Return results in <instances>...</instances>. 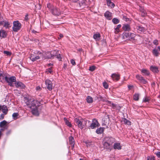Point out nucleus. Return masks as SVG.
Wrapping results in <instances>:
<instances>
[{"label":"nucleus","mask_w":160,"mask_h":160,"mask_svg":"<svg viewBox=\"0 0 160 160\" xmlns=\"http://www.w3.org/2000/svg\"><path fill=\"white\" fill-rule=\"evenodd\" d=\"M150 99H149V97H146L143 98V102H148Z\"/></svg>","instance_id":"obj_43"},{"label":"nucleus","mask_w":160,"mask_h":160,"mask_svg":"<svg viewBox=\"0 0 160 160\" xmlns=\"http://www.w3.org/2000/svg\"><path fill=\"white\" fill-rule=\"evenodd\" d=\"M47 7L49 9L51 10V9H52L53 7H52L50 3H48L47 4Z\"/></svg>","instance_id":"obj_50"},{"label":"nucleus","mask_w":160,"mask_h":160,"mask_svg":"<svg viewBox=\"0 0 160 160\" xmlns=\"http://www.w3.org/2000/svg\"><path fill=\"white\" fill-rule=\"evenodd\" d=\"M5 115L4 113L0 115V119H2L4 118V115Z\"/></svg>","instance_id":"obj_55"},{"label":"nucleus","mask_w":160,"mask_h":160,"mask_svg":"<svg viewBox=\"0 0 160 160\" xmlns=\"http://www.w3.org/2000/svg\"><path fill=\"white\" fill-rule=\"evenodd\" d=\"M111 77L112 78L113 81H117L119 80L120 79V75L118 74L114 73L112 74Z\"/></svg>","instance_id":"obj_10"},{"label":"nucleus","mask_w":160,"mask_h":160,"mask_svg":"<svg viewBox=\"0 0 160 160\" xmlns=\"http://www.w3.org/2000/svg\"><path fill=\"white\" fill-rule=\"evenodd\" d=\"M136 78L142 83L146 84L147 82L146 81L141 75H137L136 76Z\"/></svg>","instance_id":"obj_12"},{"label":"nucleus","mask_w":160,"mask_h":160,"mask_svg":"<svg viewBox=\"0 0 160 160\" xmlns=\"http://www.w3.org/2000/svg\"><path fill=\"white\" fill-rule=\"evenodd\" d=\"M51 53L52 55H57L58 53V52L57 51L55 50L53 51H52L51 52Z\"/></svg>","instance_id":"obj_48"},{"label":"nucleus","mask_w":160,"mask_h":160,"mask_svg":"<svg viewBox=\"0 0 160 160\" xmlns=\"http://www.w3.org/2000/svg\"><path fill=\"white\" fill-rule=\"evenodd\" d=\"M69 142L70 144L72 146V148L74 147V140L73 137L71 136L69 138Z\"/></svg>","instance_id":"obj_18"},{"label":"nucleus","mask_w":160,"mask_h":160,"mask_svg":"<svg viewBox=\"0 0 160 160\" xmlns=\"http://www.w3.org/2000/svg\"><path fill=\"white\" fill-rule=\"evenodd\" d=\"M100 37V35L99 33L95 34L93 36V38L96 40H99Z\"/></svg>","instance_id":"obj_33"},{"label":"nucleus","mask_w":160,"mask_h":160,"mask_svg":"<svg viewBox=\"0 0 160 160\" xmlns=\"http://www.w3.org/2000/svg\"><path fill=\"white\" fill-rule=\"evenodd\" d=\"M7 123V122L6 121H3L0 123V127H2L4 126Z\"/></svg>","instance_id":"obj_38"},{"label":"nucleus","mask_w":160,"mask_h":160,"mask_svg":"<svg viewBox=\"0 0 160 160\" xmlns=\"http://www.w3.org/2000/svg\"><path fill=\"white\" fill-rule=\"evenodd\" d=\"M64 120L66 124L67 125V126L69 127H72V125L70 122H69L66 118H64Z\"/></svg>","instance_id":"obj_32"},{"label":"nucleus","mask_w":160,"mask_h":160,"mask_svg":"<svg viewBox=\"0 0 160 160\" xmlns=\"http://www.w3.org/2000/svg\"><path fill=\"white\" fill-rule=\"evenodd\" d=\"M11 130H9L6 133V134L8 135L11 133Z\"/></svg>","instance_id":"obj_59"},{"label":"nucleus","mask_w":160,"mask_h":160,"mask_svg":"<svg viewBox=\"0 0 160 160\" xmlns=\"http://www.w3.org/2000/svg\"><path fill=\"white\" fill-rule=\"evenodd\" d=\"M51 13L55 16H59L60 15L61 12L60 10L57 8L53 7L51 10Z\"/></svg>","instance_id":"obj_6"},{"label":"nucleus","mask_w":160,"mask_h":160,"mask_svg":"<svg viewBox=\"0 0 160 160\" xmlns=\"http://www.w3.org/2000/svg\"><path fill=\"white\" fill-rule=\"evenodd\" d=\"M99 125V124L97 120L96 119H94L90 127L91 128L94 129L97 127H98Z\"/></svg>","instance_id":"obj_8"},{"label":"nucleus","mask_w":160,"mask_h":160,"mask_svg":"<svg viewBox=\"0 0 160 160\" xmlns=\"http://www.w3.org/2000/svg\"><path fill=\"white\" fill-rule=\"evenodd\" d=\"M36 89L37 91L41 89V88L39 86H37L36 87Z\"/></svg>","instance_id":"obj_60"},{"label":"nucleus","mask_w":160,"mask_h":160,"mask_svg":"<svg viewBox=\"0 0 160 160\" xmlns=\"http://www.w3.org/2000/svg\"><path fill=\"white\" fill-rule=\"evenodd\" d=\"M37 54H31L30 57V59L32 62H34L36 60L39 59V55Z\"/></svg>","instance_id":"obj_11"},{"label":"nucleus","mask_w":160,"mask_h":160,"mask_svg":"<svg viewBox=\"0 0 160 160\" xmlns=\"http://www.w3.org/2000/svg\"><path fill=\"white\" fill-rule=\"evenodd\" d=\"M115 141V138L112 137H104L103 143L104 148L108 151H110L112 148V144Z\"/></svg>","instance_id":"obj_1"},{"label":"nucleus","mask_w":160,"mask_h":160,"mask_svg":"<svg viewBox=\"0 0 160 160\" xmlns=\"http://www.w3.org/2000/svg\"><path fill=\"white\" fill-rule=\"evenodd\" d=\"M5 81L8 83V84L10 86H13L12 83L16 81V78L14 76H12L10 78H5Z\"/></svg>","instance_id":"obj_4"},{"label":"nucleus","mask_w":160,"mask_h":160,"mask_svg":"<svg viewBox=\"0 0 160 160\" xmlns=\"http://www.w3.org/2000/svg\"><path fill=\"white\" fill-rule=\"evenodd\" d=\"M147 160H155V158L152 156H148L147 158Z\"/></svg>","instance_id":"obj_40"},{"label":"nucleus","mask_w":160,"mask_h":160,"mask_svg":"<svg viewBox=\"0 0 160 160\" xmlns=\"http://www.w3.org/2000/svg\"><path fill=\"white\" fill-rule=\"evenodd\" d=\"M104 128H97L96 130V132L98 134H101L104 131Z\"/></svg>","instance_id":"obj_24"},{"label":"nucleus","mask_w":160,"mask_h":160,"mask_svg":"<svg viewBox=\"0 0 160 160\" xmlns=\"http://www.w3.org/2000/svg\"><path fill=\"white\" fill-rule=\"evenodd\" d=\"M70 0L71 1H72V2H77L78 1V0Z\"/></svg>","instance_id":"obj_62"},{"label":"nucleus","mask_w":160,"mask_h":160,"mask_svg":"<svg viewBox=\"0 0 160 160\" xmlns=\"http://www.w3.org/2000/svg\"><path fill=\"white\" fill-rule=\"evenodd\" d=\"M4 21H0V25H2L3 24Z\"/></svg>","instance_id":"obj_63"},{"label":"nucleus","mask_w":160,"mask_h":160,"mask_svg":"<svg viewBox=\"0 0 160 160\" xmlns=\"http://www.w3.org/2000/svg\"><path fill=\"white\" fill-rule=\"evenodd\" d=\"M86 101L88 103H91L93 101V99L92 97L88 96L87 97Z\"/></svg>","instance_id":"obj_31"},{"label":"nucleus","mask_w":160,"mask_h":160,"mask_svg":"<svg viewBox=\"0 0 160 160\" xmlns=\"http://www.w3.org/2000/svg\"><path fill=\"white\" fill-rule=\"evenodd\" d=\"M12 27L13 31L14 32H18L21 28V25L18 21H15L13 22Z\"/></svg>","instance_id":"obj_3"},{"label":"nucleus","mask_w":160,"mask_h":160,"mask_svg":"<svg viewBox=\"0 0 160 160\" xmlns=\"http://www.w3.org/2000/svg\"><path fill=\"white\" fill-rule=\"evenodd\" d=\"M80 124L78 125V127L81 129H82L85 127V125L83 122V120L82 119L80 123Z\"/></svg>","instance_id":"obj_30"},{"label":"nucleus","mask_w":160,"mask_h":160,"mask_svg":"<svg viewBox=\"0 0 160 160\" xmlns=\"http://www.w3.org/2000/svg\"><path fill=\"white\" fill-rule=\"evenodd\" d=\"M128 87L129 90L132 89L133 87V86L132 85H128Z\"/></svg>","instance_id":"obj_53"},{"label":"nucleus","mask_w":160,"mask_h":160,"mask_svg":"<svg viewBox=\"0 0 160 160\" xmlns=\"http://www.w3.org/2000/svg\"><path fill=\"white\" fill-rule=\"evenodd\" d=\"M146 14V12H145L144 11H142V12L141 13V15L142 16L144 17Z\"/></svg>","instance_id":"obj_56"},{"label":"nucleus","mask_w":160,"mask_h":160,"mask_svg":"<svg viewBox=\"0 0 160 160\" xmlns=\"http://www.w3.org/2000/svg\"><path fill=\"white\" fill-rule=\"evenodd\" d=\"M10 23L8 22H5L4 25V26L6 28H8L10 26Z\"/></svg>","instance_id":"obj_41"},{"label":"nucleus","mask_w":160,"mask_h":160,"mask_svg":"<svg viewBox=\"0 0 160 160\" xmlns=\"http://www.w3.org/2000/svg\"><path fill=\"white\" fill-rule=\"evenodd\" d=\"M32 32L34 33H38V32L34 30H32Z\"/></svg>","instance_id":"obj_61"},{"label":"nucleus","mask_w":160,"mask_h":160,"mask_svg":"<svg viewBox=\"0 0 160 160\" xmlns=\"http://www.w3.org/2000/svg\"><path fill=\"white\" fill-rule=\"evenodd\" d=\"M153 43L154 44L156 45H157L158 44V40L157 39H155L153 41Z\"/></svg>","instance_id":"obj_52"},{"label":"nucleus","mask_w":160,"mask_h":160,"mask_svg":"<svg viewBox=\"0 0 160 160\" xmlns=\"http://www.w3.org/2000/svg\"><path fill=\"white\" fill-rule=\"evenodd\" d=\"M7 76L3 73H0V81L2 82L4 80H5V78L7 77Z\"/></svg>","instance_id":"obj_20"},{"label":"nucleus","mask_w":160,"mask_h":160,"mask_svg":"<svg viewBox=\"0 0 160 160\" xmlns=\"http://www.w3.org/2000/svg\"><path fill=\"white\" fill-rule=\"evenodd\" d=\"M56 56H57L56 58L57 59H58L59 61H61L62 58L61 56V55L60 54H58Z\"/></svg>","instance_id":"obj_49"},{"label":"nucleus","mask_w":160,"mask_h":160,"mask_svg":"<svg viewBox=\"0 0 160 160\" xmlns=\"http://www.w3.org/2000/svg\"><path fill=\"white\" fill-rule=\"evenodd\" d=\"M2 112L5 115L7 114L8 110L7 106L5 105H3L2 106Z\"/></svg>","instance_id":"obj_19"},{"label":"nucleus","mask_w":160,"mask_h":160,"mask_svg":"<svg viewBox=\"0 0 160 160\" xmlns=\"http://www.w3.org/2000/svg\"><path fill=\"white\" fill-rule=\"evenodd\" d=\"M105 17L108 20H110L112 19V13L111 12L107 11L104 14Z\"/></svg>","instance_id":"obj_16"},{"label":"nucleus","mask_w":160,"mask_h":160,"mask_svg":"<svg viewBox=\"0 0 160 160\" xmlns=\"http://www.w3.org/2000/svg\"><path fill=\"white\" fill-rule=\"evenodd\" d=\"M121 27V25L118 24L117 26V27L115 28V33L117 34L118 32H119V28H120Z\"/></svg>","instance_id":"obj_37"},{"label":"nucleus","mask_w":160,"mask_h":160,"mask_svg":"<svg viewBox=\"0 0 160 160\" xmlns=\"http://www.w3.org/2000/svg\"><path fill=\"white\" fill-rule=\"evenodd\" d=\"M96 68V67L94 66H90L89 68V70L92 72Z\"/></svg>","instance_id":"obj_44"},{"label":"nucleus","mask_w":160,"mask_h":160,"mask_svg":"<svg viewBox=\"0 0 160 160\" xmlns=\"http://www.w3.org/2000/svg\"><path fill=\"white\" fill-rule=\"evenodd\" d=\"M67 64L66 63H64L63 66V68L65 69L67 68Z\"/></svg>","instance_id":"obj_57"},{"label":"nucleus","mask_w":160,"mask_h":160,"mask_svg":"<svg viewBox=\"0 0 160 160\" xmlns=\"http://www.w3.org/2000/svg\"><path fill=\"white\" fill-rule=\"evenodd\" d=\"M152 53L154 56L157 57L159 55V52L158 50L155 48L153 49Z\"/></svg>","instance_id":"obj_29"},{"label":"nucleus","mask_w":160,"mask_h":160,"mask_svg":"<svg viewBox=\"0 0 160 160\" xmlns=\"http://www.w3.org/2000/svg\"><path fill=\"white\" fill-rule=\"evenodd\" d=\"M81 7H84L88 4V2L86 0H78L77 2Z\"/></svg>","instance_id":"obj_9"},{"label":"nucleus","mask_w":160,"mask_h":160,"mask_svg":"<svg viewBox=\"0 0 160 160\" xmlns=\"http://www.w3.org/2000/svg\"><path fill=\"white\" fill-rule=\"evenodd\" d=\"M46 72L50 73H52V68H49L46 70Z\"/></svg>","instance_id":"obj_47"},{"label":"nucleus","mask_w":160,"mask_h":160,"mask_svg":"<svg viewBox=\"0 0 160 160\" xmlns=\"http://www.w3.org/2000/svg\"><path fill=\"white\" fill-rule=\"evenodd\" d=\"M150 69L154 73H158L159 72L158 68L157 67L151 66Z\"/></svg>","instance_id":"obj_23"},{"label":"nucleus","mask_w":160,"mask_h":160,"mask_svg":"<svg viewBox=\"0 0 160 160\" xmlns=\"http://www.w3.org/2000/svg\"><path fill=\"white\" fill-rule=\"evenodd\" d=\"M122 38L123 39H128L129 40H133L135 35L131 32H124L122 34Z\"/></svg>","instance_id":"obj_2"},{"label":"nucleus","mask_w":160,"mask_h":160,"mask_svg":"<svg viewBox=\"0 0 160 160\" xmlns=\"http://www.w3.org/2000/svg\"><path fill=\"white\" fill-rule=\"evenodd\" d=\"M37 55H39V59L41 58L42 59H45V53H42L41 52L38 51L37 53Z\"/></svg>","instance_id":"obj_25"},{"label":"nucleus","mask_w":160,"mask_h":160,"mask_svg":"<svg viewBox=\"0 0 160 160\" xmlns=\"http://www.w3.org/2000/svg\"><path fill=\"white\" fill-rule=\"evenodd\" d=\"M81 119L82 118L80 117L75 118L74 120L76 125L78 126V125L80 124V122Z\"/></svg>","instance_id":"obj_28"},{"label":"nucleus","mask_w":160,"mask_h":160,"mask_svg":"<svg viewBox=\"0 0 160 160\" xmlns=\"http://www.w3.org/2000/svg\"><path fill=\"white\" fill-rule=\"evenodd\" d=\"M3 53L6 54L7 56H10L11 55V52H10L7 51H4Z\"/></svg>","instance_id":"obj_42"},{"label":"nucleus","mask_w":160,"mask_h":160,"mask_svg":"<svg viewBox=\"0 0 160 160\" xmlns=\"http://www.w3.org/2000/svg\"><path fill=\"white\" fill-rule=\"evenodd\" d=\"M28 14H27L26 15H25V20L26 21H27L28 19Z\"/></svg>","instance_id":"obj_58"},{"label":"nucleus","mask_w":160,"mask_h":160,"mask_svg":"<svg viewBox=\"0 0 160 160\" xmlns=\"http://www.w3.org/2000/svg\"><path fill=\"white\" fill-rule=\"evenodd\" d=\"M113 147V148L115 149L120 150L122 148V146L120 145V143L118 142L114 143Z\"/></svg>","instance_id":"obj_17"},{"label":"nucleus","mask_w":160,"mask_h":160,"mask_svg":"<svg viewBox=\"0 0 160 160\" xmlns=\"http://www.w3.org/2000/svg\"><path fill=\"white\" fill-rule=\"evenodd\" d=\"M122 121L125 124L128 125H131V122L126 118H124L122 120Z\"/></svg>","instance_id":"obj_34"},{"label":"nucleus","mask_w":160,"mask_h":160,"mask_svg":"<svg viewBox=\"0 0 160 160\" xmlns=\"http://www.w3.org/2000/svg\"><path fill=\"white\" fill-rule=\"evenodd\" d=\"M45 83L47 88L49 91H51L53 87L52 83L51 81L48 79H46L45 81Z\"/></svg>","instance_id":"obj_5"},{"label":"nucleus","mask_w":160,"mask_h":160,"mask_svg":"<svg viewBox=\"0 0 160 160\" xmlns=\"http://www.w3.org/2000/svg\"><path fill=\"white\" fill-rule=\"evenodd\" d=\"M18 116V113H14L12 115V117L14 119H16L17 118V117Z\"/></svg>","instance_id":"obj_45"},{"label":"nucleus","mask_w":160,"mask_h":160,"mask_svg":"<svg viewBox=\"0 0 160 160\" xmlns=\"http://www.w3.org/2000/svg\"><path fill=\"white\" fill-rule=\"evenodd\" d=\"M155 154L158 158H160V152L158 151L155 152Z\"/></svg>","instance_id":"obj_51"},{"label":"nucleus","mask_w":160,"mask_h":160,"mask_svg":"<svg viewBox=\"0 0 160 160\" xmlns=\"http://www.w3.org/2000/svg\"><path fill=\"white\" fill-rule=\"evenodd\" d=\"M139 94L138 93H135L133 95V100L135 101H138L139 100Z\"/></svg>","instance_id":"obj_35"},{"label":"nucleus","mask_w":160,"mask_h":160,"mask_svg":"<svg viewBox=\"0 0 160 160\" xmlns=\"http://www.w3.org/2000/svg\"><path fill=\"white\" fill-rule=\"evenodd\" d=\"M107 4L108 7H110L111 8L114 7L115 5L113 3L111 2V0H107Z\"/></svg>","instance_id":"obj_27"},{"label":"nucleus","mask_w":160,"mask_h":160,"mask_svg":"<svg viewBox=\"0 0 160 160\" xmlns=\"http://www.w3.org/2000/svg\"><path fill=\"white\" fill-rule=\"evenodd\" d=\"M71 62L73 65L76 64L75 62L73 59H72L71 60Z\"/></svg>","instance_id":"obj_54"},{"label":"nucleus","mask_w":160,"mask_h":160,"mask_svg":"<svg viewBox=\"0 0 160 160\" xmlns=\"http://www.w3.org/2000/svg\"><path fill=\"white\" fill-rule=\"evenodd\" d=\"M57 55H52L51 52H48L47 54L45 53V59L50 58L54 56H56Z\"/></svg>","instance_id":"obj_22"},{"label":"nucleus","mask_w":160,"mask_h":160,"mask_svg":"<svg viewBox=\"0 0 160 160\" xmlns=\"http://www.w3.org/2000/svg\"><path fill=\"white\" fill-rule=\"evenodd\" d=\"M103 85L104 87L106 89H107L108 88V84L106 82H104L103 83Z\"/></svg>","instance_id":"obj_46"},{"label":"nucleus","mask_w":160,"mask_h":160,"mask_svg":"<svg viewBox=\"0 0 160 160\" xmlns=\"http://www.w3.org/2000/svg\"><path fill=\"white\" fill-rule=\"evenodd\" d=\"M16 86L17 88H20L21 89L24 88L25 85L20 82H17L15 83Z\"/></svg>","instance_id":"obj_14"},{"label":"nucleus","mask_w":160,"mask_h":160,"mask_svg":"<svg viewBox=\"0 0 160 160\" xmlns=\"http://www.w3.org/2000/svg\"><path fill=\"white\" fill-rule=\"evenodd\" d=\"M137 29L138 31L141 32H144L146 31V28L141 26H139L137 27Z\"/></svg>","instance_id":"obj_26"},{"label":"nucleus","mask_w":160,"mask_h":160,"mask_svg":"<svg viewBox=\"0 0 160 160\" xmlns=\"http://www.w3.org/2000/svg\"><path fill=\"white\" fill-rule=\"evenodd\" d=\"M7 34L6 31L3 30H0V37L5 38L7 37Z\"/></svg>","instance_id":"obj_21"},{"label":"nucleus","mask_w":160,"mask_h":160,"mask_svg":"<svg viewBox=\"0 0 160 160\" xmlns=\"http://www.w3.org/2000/svg\"><path fill=\"white\" fill-rule=\"evenodd\" d=\"M32 109V112L33 115L36 116H38L39 115V113L38 111V107H35L31 108Z\"/></svg>","instance_id":"obj_15"},{"label":"nucleus","mask_w":160,"mask_h":160,"mask_svg":"<svg viewBox=\"0 0 160 160\" xmlns=\"http://www.w3.org/2000/svg\"><path fill=\"white\" fill-rule=\"evenodd\" d=\"M122 29L125 31L129 32L131 31V27L130 25L128 24H125L123 25Z\"/></svg>","instance_id":"obj_13"},{"label":"nucleus","mask_w":160,"mask_h":160,"mask_svg":"<svg viewBox=\"0 0 160 160\" xmlns=\"http://www.w3.org/2000/svg\"><path fill=\"white\" fill-rule=\"evenodd\" d=\"M112 22L114 24H117L119 22V20L118 19L114 18L112 19Z\"/></svg>","instance_id":"obj_39"},{"label":"nucleus","mask_w":160,"mask_h":160,"mask_svg":"<svg viewBox=\"0 0 160 160\" xmlns=\"http://www.w3.org/2000/svg\"><path fill=\"white\" fill-rule=\"evenodd\" d=\"M141 72L142 73H144L145 75L147 76L149 75L150 74L149 71L146 69H142Z\"/></svg>","instance_id":"obj_36"},{"label":"nucleus","mask_w":160,"mask_h":160,"mask_svg":"<svg viewBox=\"0 0 160 160\" xmlns=\"http://www.w3.org/2000/svg\"><path fill=\"white\" fill-rule=\"evenodd\" d=\"M59 36L60 38H62L63 37V35L62 34H59Z\"/></svg>","instance_id":"obj_64"},{"label":"nucleus","mask_w":160,"mask_h":160,"mask_svg":"<svg viewBox=\"0 0 160 160\" xmlns=\"http://www.w3.org/2000/svg\"><path fill=\"white\" fill-rule=\"evenodd\" d=\"M40 104V102L38 100H33L31 102V106L29 107L30 108L38 107Z\"/></svg>","instance_id":"obj_7"}]
</instances>
